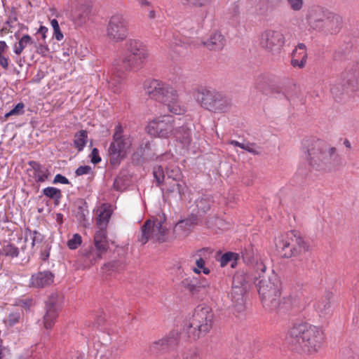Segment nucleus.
Wrapping results in <instances>:
<instances>
[{"label": "nucleus", "mask_w": 359, "mask_h": 359, "mask_svg": "<svg viewBox=\"0 0 359 359\" xmlns=\"http://www.w3.org/2000/svg\"><path fill=\"white\" fill-rule=\"evenodd\" d=\"M149 56L147 46L140 40L130 39L124 43V49L120 51L112 62V68L107 81L111 90L115 93L121 92L125 74L136 72L143 68Z\"/></svg>", "instance_id": "f257e3e1"}, {"label": "nucleus", "mask_w": 359, "mask_h": 359, "mask_svg": "<svg viewBox=\"0 0 359 359\" xmlns=\"http://www.w3.org/2000/svg\"><path fill=\"white\" fill-rule=\"evenodd\" d=\"M325 339L323 328L308 323L294 325L287 336L288 346L292 351L309 355L320 351Z\"/></svg>", "instance_id": "f03ea898"}, {"label": "nucleus", "mask_w": 359, "mask_h": 359, "mask_svg": "<svg viewBox=\"0 0 359 359\" xmlns=\"http://www.w3.org/2000/svg\"><path fill=\"white\" fill-rule=\"evenodd\" d=\"M144 89L151 99L163 104L170 112L177 115L185 112L179 93L172 85L161 80L151 79L145 82Z\"/></svg>", "instance_id": "7ed1b4c3"}, {"label": "nucleus", "mask_w": 359, "mask_h": 359, "mask_svg": "<svg viewBox=\"0 0 359 359\" xmlns=\"http://www.w3.org/2000/svg\"><path fill=\"white\" fill-rule=\"evenodd\" d=\"M304 149L309 165L316 170H330L338 158L336 148L321 140H306Z\"/></svg>", "instance_id": "20e7f679"}, {"label": "nucleus", "mask_w": 359, "mask_h": 359, "mask_svg": "<svg viewBox=\"0 0 359 359\" xmlns=\"http://www.w3.org/2000/svg\"><path fill=\"white\" fill-rule=\"evenodd\" d=\"M213 312L208 306H198L185 331L191 341H196L205 336L212 328L213 323Z\"/></svg>", "instance_id": "39448f33"}, {"label": "nucleus", "mask_w": 359, "mask_h": 359, "mask_svg": "<svg viewBox=\"0 0 359 359\" xmlns=\"http://www.w3.org/2000/svg\"><path fill=\"white\" fill-rule=\"evenodd\" d=\"M259 278L257 287L262 301L266 305L276 306L281 295L282 284L279 276L272 272Z\"/></svg>", "instance_id": "423d86ee"}, {"label": "nucleus", "mask_w": 359, "mask_h": 359, "mask_svg": "<svg viewBox=\"0 0 359 359\" xmlns=\"http://www.w3.org/2000/svg\"><path fill=\"white\" fill-rule=\"evenodd\" d=\"M133 144V138L130 135L123 134V128L118 124L115 126L108 152L110 163L116 166L126 157Z\"/></svg>", "instance_id": "0eeeda50"}, {"label": "nucleus", "mask_w": 359, "mask_h": 359, "mask_svg": "<svg viewBox=\"0 0 359 359\" xmlns=\"http://www.w3.org/2000/svg\"><path fill=\"white\" fill-rule=\"evenodd\" d=\"M165 220L164 214L158 215L153 219L147 220L141 227L139 241L142 244H145L149 241L158 243L165 241L168 233V228L165 224Z\"/></svg>", "instance_id": "6e6552de"}, {"label": "nucleus", "mask_w": 359, "mask_h": 359, "mask_svg": "<svg viewBox=\"0 0 359 359\" xmlns=\"http://www.w3.org/2000/svg\"><path fill=\"white\" fill-rule=\"evenodd\" d=\"M307 20L313 29L319 31L325 28L328 29L332 22H335L337 27L331 29V33L337 32L341 23V18L339 15L320 6H313L309 8Z\"/></svg>", "instance_id": "1a4fd4ad"}, {"label": "nucleus", "mask_w": 359, "mask_h": 359, "mask_svg": "<svg viewBox=\"0 0 359 359\" xmlns=\"http://www.w3.org/2000/svg\"><path fill=\"white\" fill-rule=\"evenodd\" d=\"M128 22L121 14L112 15L106 28L107 37L114 42H121L128 36Z\"/></svg>", "instance_id": "9d476101"}, {"label": "nucleus", "mask_w": 359, "mask_h": 359, "mask_svg": "<svg viewBox=\"0 0 359 359\" xmlns=\"http://www.w3.org/2000/svg\"><path fill=\"white\" fill-rule=\"evenodd\" d=\"M146 130L151 136L168 138L174 132V119L171 116L157 117L148 123Z\"/></svg>", "instance_id": "9b49d317"}, {"label": "nucleus", "mask_w": 359, "mask_h": 359, "mask_svg": "<svg viewBox=\"0 0 359 359\" xmlns=\"http://www.w3.org/2000/svg\"><path fill=\"white\" fill-rule=\"evenodd\" d=\"M284 43L285 37L278 31L267 29L263 32L259 37V45L269 51L280 50Z\"/></svg>", "instance_id": "f8f14e48"}, {"label": "nucleus", "mask_w": 359, "mask_h": 359, "mask_svg": "<svg viewBox=\"0 0 359 359\" xmlns=\"http://www.w3.org/2000/svg\"><path fill=\"white\" fill-rule=\"evenodd\" d=\"M91 12L88 0H77L72 6L70 18L75 25L81 26L90 19Z\"/></svg>", "instance_id": "ddd939ff"}, {"label": "nucleus", "mask_w": 359, "mask_h": 359, "mask_svg": "<svg viewBox=\"0 0 359 359\" xmlns=\"http://www.w3.org/2000/svg\"><path fill=\"white\" fill-rule=\"evenodd\" d=\"M309 250V242L299 231H294L293 248L287 251V258L301 256Z\"/></svg>", "instance_id": "4468645a"}, {"label": "nucleus", "mask_w": 359, "mask_h": 359, "mask_svg": "<svg viewBox=\"0 0 359 359\" xmlns=\"http://www.w3.org/2000/svg\"><path fill=\"white\" fill-rule=\"evenodd\" d=\"M294 230L282 233L275 239V245L278 254L285 258H287V250H292L294 244Z\"/></svg>", "instance_id": "2eb2a0df"}, {"label": "nucleus", "mask_w": 359, "mask_h": 359, "mask_svg": "<svg viewBox=\"0 0 359 359\" xmlns=\"http://www.w3.org/2000/svg\"><path fill=\"white\" fill-rule=\"evenodd\" d=\"M113 212L112 205L109 203H103L96 208L95 219L97 229H107Z\"/></svg>", "instance_id": "dca6fc26"}, {"label": "nucleus", "mask_w": 359, "mask_h": 359, "mask_svg": "<svg viewBox=\"0 0 359 359\" xmlns=\"http://www.w3.org/2000/svg\"><path fill=\"white\" fill-rule=\"evenodd\" d=\"M218 93L206 88H199L195 93V97L202 107L211 111L214 106L212 104H214L215 100L217 99Z\"/></svg>", "instance_id": "f3484780"}, {"label": "nucleus", "mask_w": 359, "mask_h": 359, "mask_svg": "<svg viewBox=\"0 0 359 359\" xmlns=\"http://www.w3.org/2000/svg\"><path fill=\"white\" fill-rule=\"evenodd\" d=\"M54 281V275L49 271H39L32 275L29 287L44 288L50 286Z\"/></svg>", "instance_id": "a211bd4d"}, {"label": "nucleus", "mask_w": 359, "mask_h": 359, "mask_svg": "<svg viewBox=\"0 0 359 359\" xmlns=\"http://www.w3.org/2000/svg\"><path fill=\"white\" fill-rule=\"evenodd\" d=\"M180 337L177 332L172 331L165 338L154 341L150 346L151 351L159 352L176 346L179 342Z\"/></svg>", "instance_id": "6ab92c4d"}, {"label": "nucleus", "mask_w": 359, "mask_h": 359, "mask_svg": "<svg viewBox=\"0 0 359 359\" xmlns=\"http://www.w3.org/2000/svg\"><path fill=\"white\" fill-rule=\"evenodd\" d=\"M94 243L97 250V259H100L108 249L107 229H98L94 236Z\"/></svg>", "instance_id": "aec40b11"}, {"label": "nucleus", "mask_w": 359, "mask_h": 359, "mask_svg": "<svg viewBox=\"0 0 359 359\" xmlns=\"http://www.w3.org/2000/svg\"><path fill=\"white\" fill-rule=\"evenodd\" d=\"M238 278V276H236L233 277V286L231 291L229 294V297L231 298L233 304L235 307H238L239 309H242L243 308L244 304V289L241 286L235 285L236 280Z\"/></svg>", "instance_id": "412c9836"}, {"label": "nucleus", "mask_w": 359, "mask_h": 359, "mask_svg": "<svg viewBox=\"0 0 359 359\" xmlns=\"http://www.w3.org/2000/svg\"><path fill=\"white\" fill-rule=\"evenodd\" d=\"M57 316V309L53 302L49 300L46 302V312L43 316L44 327L47 330L51 329Z\"/></svg>", "instance_id": "4be33fe9"}, {"label": "nucleus", "mask_w": 359, "mask_h": 359, "mask_svg": "<svg viewBox=\"0 0 359 359\" xmlns=\"http://www.w3.org/2000/svg\"><path fill=\"white\" fill-rule=\"evenodd\" d=\"M203 43L209 49L215 50H221L225 44V39L220 32H214Z\"/></svg>", "instance_id": "5701e85b"}, {"label": "nucleus", "mask_w": 359, "mask_h": 359, "mask_svg": "<svg viewBox=\"0 0 359 359\" xmlns=\"http://www.w3.org/2000/svg\"><path fill=\"white\" fill-rule=\"evenodd\" d=\"M29 165L32 167L30 171L32 172V177L36 182H43L48 180L49 172L46 168L36 163L31 161Z\"/></svg>", "instance_id": "b1692460"}, {"label": "nucleus", "mask_w": 359, "mask_h": 359, "mask_svg": "<svg viewBox=\"0 0 359 359\" xmlns=\"http://www.w3.org/2000/svg\"><path fill=\"white\" fill-rule=\"evenodd\" d=\"M177 141L184 147H188L191 142V130L186 126H182L174 130L173 134Z\"/></svg>", "instance_id": "393cba45"}, {"label": "nucleus", "mask_w": 359, "mask_h": 359, "mask_svg": "<svg viewBox=\"0 0 359 359\" xmlns=\"http://www.w3.org/2000/svg\"><path fill=\"white\" fill-rule=\"evenodd\" d=\"M214 106L211 111L214 113H224L227 111L231 107V100L220 93H218L217 99L215 100Z\"/></svg>", "instance_id": "a878e982"}, {"label": "nucleus", "mask_w": 359, "mask_h": 359, "mask_svg": "<svg viewBox=\"0 0 359 359\" xmlns=\"http://www.w3.org/2000/svg\"><path fill=\"white\" fill-rule=\"evenodd\" d=\"M348 84L351 86L353 90L359 88V63H357L346 72Z\"/></svg>", "instance_id": "bb28decb"}, {"label": "nucleus", "mask_w": 359, "mask_h": 359, "mask_svg": "<svg viewBox=\"0 0 359 359\" xmlns=\"http://www.w3.org/2000/svg\"><path fill=\"white\" fill-rule=\"evenodd\" d=\"M35 41L34 39L29 34H24L18 39V42L13 46V52L15 55H20L23 50L29 46H34Z\"/></svg>", "instance_id": "cd10ccee"}, {"label": "nucleus", "mask_w": 359, "mask_h": 359, "mask_svg": "<svg viewBox=\"0 0 359 359\" xmlns=\"http://www.w3.org/2000/svg\"><path fill=\"white\" fill-rule=\"evenodd\" d=\"M196 221L194 217L180 220L175 226L176 231H180L183 235L187 236L196 224Z\"/></svg>", "instance_id": "c85d7f7f"}, {"label": "nucleus", "mask_w": 359, "mask_h": 359, "mask_svg": "<svg viewBox=\"0 0 359 359\" xmlns=\"http://www.w3.org/2000/svg\"><path fill=\"white\" fill-rule=\"evenodd\" d=\"M165 187L163 190L167 194H171L177 191L180 197L184 193L185 186L179 183V182H172V180H166L165 183Z\"/></svg>", "instance_id": "c756f323"}, {"label": "nucleus", "mask_w": 359, "mask_h": 359, "mask_svg": "<svg viewBox=\"0 0 359 359\" xmlns=\"http://www.w3.org/2000/svg\"><path fill=\"white\" fill-rule=\"evenodd\" d=\"M8 51V46L5 41H0V66L4 70L9 68L10 59L6 55Z\"/></svg>", "instance_id": "7c9ffc66"}, {"label": "nucleus", "mask_w": 359, "mask_h": 359, "mask_svg": "<svg viewBox=\"0 0 359 359\" xmlns=\"http://www.w3.org/2000/svg\"><path fill=\"white\" fill-rule=\"evenodd\" d=\"M88 133L85 130H81L74 135V144L79 151H81L87 143Z\"/></svg>", "instance_id": "2f4dec72"}, {"label": "nucleus", "mask_w": 359, "mask_h": 359, "mask_svg": "<svg viewBox=\"0 0 359 359\" xmlns=\"http://www.w3.org/2000/svg\"><path fill=\"white\" fill-rule=\"evenodd\" d=\"M182 286L187 290L192 295L198 294L196 288V278L189 277L182 281Z\"/></svg>", "instance_id": "473e14b6"}, {"label": "nucleus", "mask_w": 359, "mask_h": 359, "mask_svg": "<svg viewBox=\"0 0 359 359\" xmlns=\"http://www.w3.org/2000/svg\"><path fill=\"white\" fill-rule=\"evenodd\" d=\"M166 180L179 182L182 175L180 169L177 166H171L166 168Z\"/></svg>", "instance_id": "72a5a7b5"}, {"label": "nucleus", "mask_w": 359, "mask_h": 359, "mask_svg": "<svg viewBox=\"0 0 359 359\" xmlns=\"http://www.w3.org/2000/svg\"><path fill=\"white\" fill-rule=\"evenodd\" d=\"M2 255L11 258H15L19 255V250L14 244L8 243L4 245L2 248Z\"/></svg>", "instance_id": "f704fd0d"}, {"label": "nucleus", "mask_w": 359, "mask_h": 359, "mask_svg": "<svg viewBox=\"0 0 359 359\" xmlns=\"http://www.w3.org/2000/svg\"><path fill=\"white\" fill-rule=\"evenodd\" d=\"M292 56L306 62L307 53L306 46L302 43H299L293 50Z\"/></svg>", "instance_id": "c9c22d12"}, {"label": "nucleus", "mask_w": 359, "mask_h": 359, "mask_svg": "<svg viewBox=\"0 0 359 359\" xmlns=\"http://www.w3.org/2000/svg\"><path fill=\"white\" fill-rule=\"evenodd\" d=\"M182 5L193 8H201L208 6L212 0H180Z\"/></svg>", "instance_id": "e433bc0d"}, {"label": "nucleus", "mask_w": 359, "mask_h": 359, "mask_svg": "<svg viewBox=\"0 0 359 359\" xmlns=\"http://www.w3.org/2000/svg\"><path fill=\"white\" fill-rule=\"evenodd\" d=\"M314 308L318 313H325L330 308V302L326 298L318 299L315 303Z\"/></svg>", "instance_id": "4c0bfd02"}, {"label": "nucleus", "mask_w": 359, "mask_h": 359, "mask_svg": "<svg viewBox=\"0 0 359 359\" xmlns=\"http://www.w3.org/2000/svg\"><path fill=\"white\" fill-rule=\"evenodd\" d=\"M43 194L53 199L59 200L62 197V193L61 191L57 188L49 187L43 189Z\"/></svg>", "instance_id": "58836bf2"}, {"label": "nucleus", "mask_w": 359, "mask_h": 359, "mask_svg": "<svg viewBox=\"0 0 359 359\" xmlns=\"http://www.w3.org/2000/svg\"><path fill=\"white\" fill-rule=\"evenodd\" d=\"M196 267L193 269V271L196 274H200L201 271L205 275H208L210 273V271L208 268L205 267V262L203 258L199 257L196 260Z\"/></svg>", "instance_id": "ea45409f"}, {"label": "nucleus", "mask_w": 359, "mask_h": 359, "mask_svg": "<svg viewBox=\"0 0 359 359\" xmlns=\"http://www.w3.org/2000/svg\"><path fill=\"white\" fill-rule=\"evenodd\" d=\"M236 257L237 254L233 252H226L224 253L220 259V266L224 267L226 266L230 262L233 261L231 264V266L233 267L234 264L236 263Z\"/></svg>", "instance_id": "a19ab883"}, {"label": "nucleus", "mask_w": 359, "mask_h": 359, "mask_svg": "<svg viewBox=\"0 0 359 359\" xmlns=\"http://www.w3.org/2000/svg\"><path fill=\"white\" fill-rule=\"evenodd\" d=\"M210 287V281L205 278H196V288L198 294L201 292H206Z\"/></svg>", "instance_id": "79ce46f5"}, {"label": "nucleus", "mask_w": 359, "mask_h": 359, "mask_svg": "<svg viewBox=\"0 0 359 359\" xmlns=\"http://www.w3.org/2000/svg\"><path fill=\"white\" fill-rule=\"evenodd\" d=\"M20 318L21 313L20 312H11L4 319V323L9 326H13L20 321Z\"/></svg>", "instance_id": "37998d69"}, {"label": "nucleus", "mask_w": 359, "mask_h": 359, "mask_svg": "<svg viewBox=\"0 0 359 359\" xmlns=\"http://www.w3.org/2000/svg\"><path fill=\"white\" fill-rule=\"evenodd\" d=\"M345 88L344 85L339 81H336L332 84L330 92L334 97H338L344 93Z\"/></svg>", "instance_id": "c03bdc74"}, {"label": "nucleus", "mask_w": 359, "mask_h": 359, "mask_svg": "<svg viewBox=\"0 0 359 359\" xmlns=\"http://www.w3.org/2000/svg\"><path fill=\"white\" fill-rule=\"evenodd\" d=\"M153 173L157 186H160L165 180V173L162 166L154 167Z\"/></svg>", "instance_id": "a18cd8bd"}, {"label": "nucleus", "mask_w": 359, "mask_h": 359, "mask_svg": "<svg viewBox=\"0 0 359 359\" xmlns=\"http://www.w3.org/2000/svg\"><path fill=\"white\" fill-rule=\"evenodd\" d=\"M82 243V238L79 233L73 235L72 238L67 241V246L71 250H75L80 246Z\"/></svg>", "instance_id": "49530a36"}, {"label": "nucleus", "mask_w": 359, "mask_h": 359, "mask_svg": "<svg viewBox=\"0 0 359 359\" xmlns=\"http://www.w3.org/2000/svg\"><path fill=\"white\" fill-rule=\"evenodd\" d=\"M34 47L36 48V53L41 55L42 57H46L49 53V48L48 45L46 43V41H43V43H39L36 42L34 44Z\"/></svg>", "instance_id": "de8ad7c7"}, {"label": "nucleus", "mask_w": 359, "mask_h": 359, "mask_svg": "<svg viewBox=\"0 0 359 359\" xmlns=\"http://www.w3.org/2000/svg\"><path fill=\"white\" fill-rule=\"evenodd\" d=\"M25 104L22 102H20L16 104V106L11 109L9 112L5 114V119H7L8 117L11 116H18L24 113Z\"/></svg>", "instance_id": "09e8293b"}, {"label": "nucleus", "mask_w": 359, "mask_h": 359, "mask_svg": "<svg viewBox=\"0 0 359 359\" xmlns=\"http://www.w3.org/2000/svg\"><path fill=\"white\" fill-rule=\"evenodd\" d=\"M177 359H198V355L194 350L189 349L183 351Z\"/></svg>", "instance_id": "8fccbe9b"}, {"label": "nucleus", "mask_w": 359, "mask_h": 359, "mask_svg": "<svg viewBox=\"0 0 359 359\" xmlns=\"http://www.w3.org/2000/svg\"><path fill=\"white\" fill-rule=\"evenodd\" d=\"M15 20L16 18H8L3 25L2 28L0 29V35L3 36L11 32L12 23Z\"/></svg>", "instance_id": "3c124183"}, {"label": "nucleus", "mask_w": 359, "mask_h": 359, "mask_svg": "<svg viewBox=\"0 0 359 359\" xmlns=\"http://www.w3.org/2000/svg\"><path fill=\"white\" fill-rule=\"evenodd\" d=\"M290 8L294 11H299L303 8L304 0H287Z\"/></svg>", "instance_id": "603ef678"}, {"label": "nucleus", "mask_w": 359, "mask_h": 359, "mask_svg": "<svg viewBox=\"0 0 359 359\" xmlns=\"http://www.w3.org/2000/svg\"><path fill=\"white\" fill-rule=\"evenodd\" d=\"M19 304L25 309L29 310L34 305V301L32 298H25L20 300Z\"/></svg>", "instance_id": "864d4df0"}, {"label": "nucleus", "mask_w": 359, "mask_h": 359, "mask_svg": "<svg viewBox=\"0 0 359 359\" xmlns=\"http://www.w3.org/2000/svg\"><path fill=\"white\" fill-rule=\"evenodd\" d=\"M90 156H91V162L94 164H97L101 161V158L99 154V151L96 148L93 149Z\"/></svg>", "instance_id": "5fc2aeb1"}, {"label": "nucleus", "mask_w": 359, "mask_h": 359, "mask_svg": "<svg viewBox=\"0 0 359 359\" xmlns=\"http://www.w3.org/2000/svg\"><path fill=\"white\" fill-rule=\"evenodd\" d=\"M53 183H55V184L60 183V184H69V181L65 176H63V175H62L60 174H57L55 176V178H54V180H53Z\"/></svg>", "instance_id": "6e6d98bb"}, {"label": "nucleus", "mask_w": 359, "mask_h": 359, "mask_svg": "<svg viewBox=\"0 0 359 359\" xmlns=\"http://www.w3.org/2000/svg\"><path fill=\"white\" fill-rule=\"evenodd\" d=\"M91 168L88 165L80 166L76 170V175L78 176L88 174Z\"/></svg>", "instance_id": "4d7b16f0"}, {"label": "nucleus", "mask_w": 359, "mask_h": 359, "mask_svg": "<svg viewBox=\"0 0 359 359\" xmlns=\"http://www.w3.org/2000/svg\"><path fill=\"white\" fill-rule=\"evenodd\" d=\"M306 62L299 60V58L292 56L291 60V65L294 67L303 68L305 66Z\"/></svg>", "instance_id": "13d9d810"}, {"label": "nucleus", "mask_w": 359, "mask_h": 359, "mask_svg": "<svg viewBox=\"0 0 359 359\" xmlns=\"http://www.w3.org/2000/svg\"><path fill=\"white\" fill-rule=\"evenodd\" d=\"M48 28L45 26L41 25L38 29L36 34H39L41 36L42 41H45L47 37Z\"/></svg>", "instance_id": "bf43d9fd"}, {"label": "nucleus", "mask_w": 359, "mask_h": 359, "mask_svg": "<svg viewBox=\"0 0 359 359\" xmlns=\"http://www.w3.org/2000/svg\"><path fill=\"white\" fill-rule=\"evenodd\" d=\"M244 149L255 155L259 154V151L254 148V146L252 144H245Z\"/></svg>", "instance_id": "052dcab7"}, {"label": "nucleus", "mask_w": 359, "mask_h": 359, "mask_svg": "<svg viewBox=\"0 0 359 359\" xmlns=\"http://www.w3.org/2000/svg\"><path fill=\"white\" fill-rule=\"evenodd\" d=\"M53 37L57 41L62 40L64 36H63V34L62 33V32H61L60 28L53 30Z\"/></svg>", "instance_id": "680f3d73"}, {"label": "nucleus", "mask_w": 359, "mask_h": 359, "mask_svg": "<svg viewBox=\"0 0 359 359\" xmlns=\"http://www.w3.org/2000/svg\"><path fill=\"white\" fill-rule=\"evenodd\" d=\"M138 4L141 7H151V4L147 0H138Z\"/></svg>", "instance_id": "e2e57ef3"}, {"label": "nucleus", "mask_w": 359, "mask_h": 359, "mask_svg": "<svg viewBox=\"0 0 359 359\" xmlns=\"http://www.w3.org/2000/svg\"><path fill=\"white\" fill-rule=\"evenodd\" d=\"M229 143L233 146L238 147L243 149H244L245 146V143H241L236 140H231V141H230Z\"/></svg>", "instance_id": "0e129e2a"}, {"label": "nucleus", "mask_w": 359, "mask_h": 359, "mask_svg": "<svg viewBox=\"0 0 359 359\" xmlns=\"http://www.w3.org/2000/svg\"><path fill=\"white\" fill-rule=\"evenodd\" d=\"M148 11H149V13H148L149 18L154 19L156 18V11L151 8V6L148 8Z\"/></svg>", "instance_id": "69168bd1"}, {"label": "nucleus", "mask_w": 359, "mask_h": 359, "mask_svg": "<svg viewBox=\"0 0 359 359\" xmlns=\"http://www.w3.org/2000/svg\"><path fill=\"white\" fill-rule=\"evenodd\" d=\"M50 25H51L53 30L60 28L58 22H57V20L56 19L51 20Z\"/></svg>", "instance_id": "338daca9"}, {"label": "nucleus", "mask_w": 359, "mask_h": 359, "mask_svg": "<svg viewBox=\"0 0 359 359\" xmlns=\"http://www.w3.org/2000/svg\"><path fill=\"white\" fill-rule=\"evenodd\" d=\"M265 79H266V77L263 75L260 76L258 78L256 85L259 89L262 90V87L261 86L260 82L264 81Z\"/></svg>", "instance_id": "774afa93"}]
</instances>
